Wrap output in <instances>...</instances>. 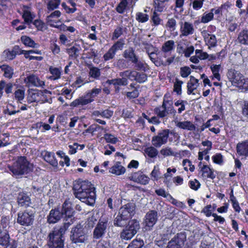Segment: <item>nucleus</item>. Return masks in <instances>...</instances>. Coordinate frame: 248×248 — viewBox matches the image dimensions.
<instances>
[{"label":"nucleus","mask_w":248,"mask_h":248,"mask_svg":"<svg viewBox=\"0 0 248 248\" xmlns=\"http://www.w3.org/2000/svg\"><path fill=\"white\" fill-rule=\"evenodd\" d=\"M71 223L65 222L59 228H55L49 233L47 245L49 248H64V234Z\"/></svg>","instance_id":"obj_1"},{"label":"nucleus","mask_w":248,"mask_h":248,"mask_svg":"<svg viewBox=\"0 0 248 248\" xmlns=\"http://www.w3.org/2000/svg\"><path fill=\"white\" fill-rule=\"evenodd\" d=\"M8 168L14 175H21L32 171L33 165L30 163L25 157L20 156Z\"/></svg>","instance_id":"obj_2"},{"label":"nucleus","mask_w":248,"mask_h":248,"mask_svg":"<svg viewBox=\"0 0 248 248\" xmlns=\"http://www.w3.org/2000/svg\"><path fill=\"white\" fill-rule=\"evenodd\" d=\"M74 210L70 202L65 201L62 205V212L58 209H52L47 217V221L49 223H55L61 218L63 215L68 218L73 217Z\"/></svg>","instance_id":"obj_3"},{"label":"nucleus","mask_w":248,"mask_h":248,"mask_svg":"<svg viewBox=\"0 0 248 248\" xmlns=\"http://www.w3.org/2000/svg\"><path fill=\"white\" fill-rule=\"evenodd\" d=\"M101 92L100 88H93L86 93V94L82 96L73 101L70 104L72 107H77L79 106L86 105L92 102L93 98L99 94Z\"/></svg>","instance_id":"obj_4"},{"label":"nucleus","mask_w":248,"mask_h":248,"mask_svg":"<svg viewBox=\"0 0 248 248\" xmlns=\"http://www.w3.org/2000/svg\"><path fill=\"white\" fill-rule=\"evenodd\" d=\"M172 134V131L168 129H163L158 132L156 136L153 137L152 144L156 148H159L162 145L167 143L169 134Z\"/></svg>","instance_id":"obj_5"},{"label":"nucleus","mask_w":248,"mask_h":248,"mask_svg":"<svg viewBox=\"0 0 248 248\" xmlns=\"http://www.w3.org/2000/svg\"><path fill=\"white\" fill-rule=\"evenodd\" d=\"M108 219L107 217L101 218L93 232V238L98 239L102 238L105 234L108 226Z\"/></svg>","instance_id":"obj_6"},{"label":"nucleus","mask_w":248,"mask_h":248,"mask_svg":"<svg viewBox=\"0 0 248 248\" xmlns=\"http://www.w3.org/2000/svg\"><path fill=\"white\" fill-rule=\"evenodd\" d=\"M71 232V240L75 243H84L87 239L84 229L80 225L73 228Z\"/></svg>","instance_id":"obj_7"},{"label":"nucleus","mask_w":248,"mask_h":248,"mask_svg":"<svg viewBox=\"0 0 248 248\" xmlns=\"http://www.w3.org/2000/svg\"><path fill=\"white\" fill-rule=\"evenodd\" d=\"M75 197L80 200L82 202L87 204L92 205L95 202V188L86 191V192L77 194Z\"/></svg>","instance_id":"obj_8"},{"label":"nucleus","mask_w":248,"mask_h":248,"mask_svg":"<svg viewBox=\"0 0 248 248\" xmlns=\"http://www.w3.org/2000/svg\"><path fill=\"white\" fill-rule=\"evenodd\" d=\"M34 214L31 212H19L17 222L21 225L29 226L32 224L34 221Z\"/></svg>","instance_id":"obj_9"},{"label":"nucleus","mask_w":248,"mask_h":248,"mask_svg":"<svg viewBox=\"0 0 248 248\" xmlns=\"http://www.w3.org/2000/svg\"><path fill=\"white\" fill-rule=\"evenodd\" d=\"M227 77L232 84L237 86L242 85L245 78L240 72L232 69L228 70Z\"/></svg>","instance_id":"obj_10"},{"label":"nucleus","mask_w":248,"mask_h":248,"mask_svg":"<svg viewBox=\"0 0 248 248\" xmlns=\"http://www.w3.org/2000/svg\"><path fill=\"white\" fill-rule=\"evenodd\" d=\"M61 13L59 10H55L46 16V22L51 27L58 28L62 24V21L59 18Z\"/></svg>","instance_id":"obj_11"},{"label":"nucleus","mask_w":248,"mask_h":248,"mask_svg":"<svg viewBox=\"0 0 248 248\" xmlns=\"http://www.w3.org/2000/svg\"><path fill=\"white\" fill-rule=\"evenodd\" d=\"M180 37H186L192 35L194 33L195 29L192 23L184 21L180 22Z\"/></svg>","instance_id":"obj_12"},{"label":"nucleus","mask_w":248,"mask_h":248,"mask_svg":"<svg viewBox=\"0 0 248 248\" xmlns=\"http://www.w3.org/2000/svg\"><path fill=\"white\" fill-rule=\"evenodd\" d=\"M94 187L93 186L92 184L88 181H82L80 183L78 182H76L74 185L73 189L74 190V195L76 196L77 194L86 192L94 189Z\"/></svg>","instance_id":"obj_13"},{"label":"nucleus","mask_w":248,"mask_h":248,"mask_svg":"<svg viewBox=\"0 0 248 248\" xmlns=\"http://www.w3.org/2000/svg\"><path fill=\"white\" fill-rule=\"evenodd\" d=\"M155 112L159 118L167 119L168 114L174 115L176 111L173 107H165L161 106L155 108Z\"/></svg>","instance_id":"obj_14"},{"label":"nucleus","mask_w":248,"mask_h":248,"mask_svg":"<svg viewBox=\"0 0 248 248\" xmlns=\"http://www.w3.org/2000/svg\"><path fill=\"white\" fill-rule=\"evenodd\" d=\"M135 209V207L134 204L129 202L122 206L120 208L118 213H119L121 216L130 220L132 216L134 214Z\"/></svg>","instance_id":"obj_15"},{"label":"nucleus","mask_w":248,"mask_h":248,"mask_svg":"<svg viewBox=\"0 0 248 248\" xmlns=\"http://www.w3.org/2000/svg\"><path fill=\"white\" fill-rule=\"evenodd\" d=\"M145 218V229L150 230L157 220V212L154 210L150 211L147 213Z\"/></svg>","instance_id":"obj_16"},{"label":"nucleus","mask_w":248,"mask_h":248,"mask_svg":"<svg viewBox=\"0 0 248 248\" xmlns=\"http://www.w3.org/2000/svg\"><path fill=\"white\" fill-rule=\"evenodd\" d=\"M128 179L131 181L142 185H146L149 181V178L140 171L131 174L128 177Z\"/></svg>","instance_id":"obj_17"},{"label":"nucleus","mask_w":248,"mask_h":248,"mask_svg":"<svg viewBox=\"0 0 248 248\" xmlns=\"http://www.w3.org/2000/svg\"><path fill=\"white\" fill-rule=\"evenodd\" d=\"M177 26L176 17H171L167 19L165 25V28L169 31L170 32L173 37H175L178 35V32L176 31Z\"/></svg>","instance_id":"obj_18"},{"label":"nucleus","mask_w":248,"mask_h":248,"mask_svg":"<svg viewBox=\"0 0 248 248\" xmlns=\"http://www.w3.org/2000/svg\"><path fill=\"white\" fill-rule=\"evenodd\" d=\"M22 18L24 22L28 25L31 24L36 17L35 14L32 11L31 8L28 6L23 7Z\"/></svg>","instance_id":"obj_19"},{"label":"nucleus","mask_w":248,"mask_h":248,"mask_svg":"<svg viewBox=\"0 0 248 248\" xmlns=\"http://www.w3.org/2000/svg\"><path fill=\"white\" fill-rule=\"evenodd\" d=\"M24 81L27 84L37 87L43 88L45 85L44 81L41 80L39 78L34 75L28 76L25 78Z\"/></svg>","instance_id":"obj_20"},{"label":"nucleus","mask_w":248,"mask_h":248,"mask_svg":"<svg viewBox=\"0 0 248 248\" xmlns=\"http://www.w3.org/2000/svg\"><path fill=\"white\" fill-rule=\"evenodd\" d=\"M199 86V80L197 78H195L193 76L190 77V79L188 81L187 83V94H196V93H198L199 95L200 94L199 92L194 93V91H196L197 88Z\"/></svg>","instance_id":"obj_21"},{"label":"nucleus","mask_w":248,"mask_h":248,"mask_svg":"<svg viewBox=\"0 0 248 248\" xmlns=\"http://www.w3.org/2000/svg\"><path fill=\"white\" fill-rule=\"evenodd\" d=\"M44 96L43 92L41 91L35 90L29 92L27 99L30 103L34 102H40L43 101L42 97Z\"/></svg>","instance_id":"obj_22"},{"label":"nucleus","mask_w":248,"mask_h":248,"mask_svg":"<svg viewBox=\"0 0 248 248\" xmlns=\"http://www.w3.org/2000/svg\"><path fill=\"white\" fill-rule=\"evenodd\" d=\"M176 126L181 129L188 131H195V125L190 121H177L175 122Z\"/></svg>","instance_id":"obj_23"},{"label":"nucleus","mask_w":248,"mask_h":248,"mask_svg":"<svg viewBox=\"0 0 248 248\" xmlns=\"http://www.w3.org/2000/svg\"><path fill=\"white\" fill-rule=\"evenodd\" d=\"M41 154L45 160L48 162L52 166L54 167L58 166V162L55 158L54 153L44 151L42 152Z\"/></svg>","instance_id":"obj_24"},{"label":"nucleus","mask_w":248,"mask_h":248,"mask_svg":"<svg viewBox=\"0 0 248 248\" xmlns=\"http://www.w3.org/2000/svg\"><path fill=\"white\" fill-rule=\"evenodd\" d=\"M13 88V84L12 83H6L4 80H1L0 81V99L3 95L4 89L7 94H9L12 93Z\"/></svg>","instance_id":"obj_25"},{"label":"nucleus","mask_w":248,"mask_h":248,"mask_svg":"<svg viewBox=\"0 0 248 248\" xmlns=\"http://www.w3.org/2000/svg\"><path fill=\"white\" fill-rule=\"evenodd\" d=\"M125 172V169L120 162H116L109 169V172L117 175L123 174Z\"/></svg>","instance_id":"obj_26"},{"label":"nucleus","mask_w":248,"mask_h":248,"mask_svg":"<svg viewBox=\"0 0 248 248\" xmlns=\"http://www.w3.org/2000/svg\"><path fill=\"white\" fill-rule=\"evenodd\" d=\"M110 84H112L115 86L116 90L119 91V86H125L128 84L127 79L124 77L119 78L113 79L108 81Z\"/></svg>","instance_id":"obj_27"},{"label":"nucleus","mask_w":248,"mask_h":248,"mask_svg":"<svg viewBox=\"0 0 248 248\" xmlns=\"http://www.w3.org/2000/svg\"><path fill=\"white\" fill-rule=\"evenodd\" d=\"M19 46H16L11 51L9 50L4 51L3 55L7 60H12L16 57V55H19Z\"/></svg>","instance_id":"obj_28"},{"label":"nucleus","mask_w":248,"mask_h":248,"mask_svg":"<svg viewBox=\"0 0 248 248\" xmlns=\"http://www.w3.org/2000/svg\"><path fill=\"white\" fill-rule=\"evenodd\" d=\"M237 153L241 155H248V141L239 143L236 147Z\"/></svg>","instance_id":"obj_29"},{"label":"nucleus","mask_w":248,"mask_h":248,"mask_svg":"<svg viewBox=\"0 0 248 248\" xmlns=\"http://www.w3.org/2000/svg\"><path fill=\"white\" fill-rule=\"evenodd\" d=\"M129 220L127 218L124 217L118 213L114 219L113 223L115 226L123 227L126 226Z\"/></svg>","instance_id":"obj_30"},{"label":"nucleus","mask_w":248,"mask_h":248,"mask_svg":"<svg viewBox=\"0 0 248 248\" xmlns=\"http://www.w3.org/2000/svg\"><path fill=\"white\" fill-rule=\"evenodd\" d=\"M30 197L24 193H20L17 197L18 204L21 206H27L30 203Z\"/></svg>","instance_id":"obj_31"},{"label":"nucleus","mask_w":248,"mask_h":248,"mask_svg":"<svg viewBox=\"0 0 248 248\" xmlns=\"http://www.w3.org/2000/svg\"><path fill=\"white\" fill-rule=\"evenodd\" d=\"M201 171L203 177L208 178L214 179L216 177V175L214 173V170L210 168L207 165H203Z\"/></svg>","instance_id":"obj_32"},{"label":"nucleus","mask_w":248,"mask_h":248,"mask_svg":"<svg viewBox=\"0 0 248 248\" xmlns=\"http://www.w3.org/2000/svg\"><path fill=\"white\" fill-rule=\"evenodd\" d=\"M134 230V229L132 230L125 228L121 233V238L126 240L131 239L137 232Z\"/></svg>","instance_id":"obj_33"},{"label":"nucleus","mask_w":248,"mask_h":248,"mask_svg":"<svg viewBox=\"0 0 248 248\" xmlns=\"http://www.w3.org/2000/svg\"><path fill=\"white\" fill-rule=\"evenodd\" d=\"M0 68L3 72V76L7 78L10 79L14 75V69L8 65H2L0 66Z\"/></svg>","instance_id":"obj_34"},{"label":"nucleus","mask_w":248,"mask_h":248,"mask_svg":"<svg viewBox=\"0 0 248 248\" xmlns=\"http://www.w3.org/2000/svg\"><path fill=\"white\" fill-rule=\"evenodd\" d=\"M9 236L6 230L0 229V245L4 246L7 245L10 242H9Z\"/></svg>","instance_id":"obj_35"},{"label":"nucleus","mask_w":248,"mask_h":248,"mask_svg":"<svg viewBox=\"0 0 248 248\" xmlns=\"http://www.w3.org/2000/svg\"><path fill=\"white\" fill-rule=\"evenodd\" d=\"M174 42L173 40H169L166 42L162 46V51L164 53L163 56L166 57V53L173 49Z\"/></svg>","instance_id":"obj_36"},{"label":"nucleus","mask_w":248,"mask_h":248,"mask_svg":"<svg viewBox=\"0 0 248 248\" xmlns=\"http://www.w3.org/2000/svg\"><path fill=\"white\" fill-rule=\"evenodd\" d=\"M221 65L220 64H213L211 66L210 68L213 73V76L211 77L212 79H217L218 81L221 79L220 75L219 73Z\"/></svg>","instance_id":"obj_37"},{"label":"nucleus","mask_w":248,"mask_h":248,"mask_svg":"<svg viewBox=\"0 0 248 248\" xmlns=\"http://www.w3.org/2000/svg\"><path fill=\"white\" fill-rule=\"evenodd\" d=\"M137 75V72L134 70H126L124 72L120 73V76L128 78L130 80H135V77Z\"/></svg>","instance_id":"obj_38"},{"label":"nucleus","mask_w":248,"mask_h":248,"mask_svg":"<svg viewBox=\"0 0 248 248\" xmlns=\"http://www.w3.org/2000/svg\"><path fill=\"white\" fill-rule=\"evenodd\" d=\"M173 239L183 248L186 241V236L185 233L181 232L178 233Z\"/></svg>","instance_id":"obj_39"},{"label":"nucleus","mask_w":248,"mask_h":248,"mask_svg":"<svg viewBox=\"0 0 248 248\" xmlns=\"http://www.w3.org/2000/svg\"><path fill=\"white\" fill-rule=\"evenodd\" d=\"M21 41L22 43L26 46L35 48L37 47L38 45L30 37L27 36H23L21 37Z\"/></svg>","instance_id":"obj_40"},{"label":"nucleus","mask_w":248,"mask_h":248,"mask_svg":"<svg viewBox=\"0 0 248 248\" xmlns=\"http://www.w3.org/2000/svg\"><path fill=\"white\" fill-rule=\"evenodd\" d=\"M123 56L125 59H129L132 62L137 58L134 53V50L132 48H129L125 50L124 52Z\"/></svg>","instance_id":"obj_41"},{"label":"nucleus","mask_w":248,"mask_h":248,"mask_svg":"<svg viewBox=\"0 0 248 248\" xmlns=\"http://www.w3.org/2000/svg\"><path fill=\"white\" fill-rule=\"evenodd\" d=\"M49 71L52 74V76L49 78V79L56 80L60 78L61 72L59 68L51 66L49 67Z\"/></svg>","instance_id":"obj_42"},{"label":"nucleus","mask_w":248,"mask_h":248,"mask_svg":"<svg viewBox=\"0 0 248 248\" xmlns=\"http://www.w3.org/2000/svg\"><path fill=\"white\" fill-rule=\"evenodd\" d=\"M238 40L239 43L244 45H248V31L243 30L238 35Z\"/></svg>","instance_id":"obj_43"},{"label":"nucleus","mask_w":248,"mask_h":248,"mask_svg":"<svg viewBox=\"0 0 248 248\" xmlns=\"http://www.w3.org/2000/svg\"><path fill=\"white\" fill-rule=\"evenodd\" d=\"M127 225L125 226L127 229L132 230L135 232H138V231L140 229V223L136 219L130 220L127 222Z\"/></svg>","instance_id":"obj_44"},{"label":"nucleus","mask_w":248,"mask_h":248,"mask_svg":"<svg viewBox=\"0 0 248 248\" xmlns=\"http://www.w3.org/2000/svg\"><path fill=\"white\" fill-rule=\"evenodd\" d=\"M61 3V0H49L46 3L47 9L49 11L57 9Z\"/></svg>","instance_id":"obj_45"},{"label":"nucleus","mask_w":248,"mask_h":248,"mask_svg":"<svg viewBox=\"0 0 248 248\" xmlns=\"http://www.w3.org/2000/svg\"><path fill=\"white\" fill-rule=\"evenodd\" d=\"M84 147V144H78V143L75 142L73 144L69 145V153L71 155L74 154L77 152V150H82Z\"/></svg>","instance_id":"obj_46"},{"label":"nucleus","mask_w":248,"mask_h":248,"mask_svg":"<svg viewBox=\"0 0 248 248\" xmlns=\"http://www.w3.org/2000/svg\"><path fill=\"white\" fill-rule=\"evenodd\" d=\"M155 147L154 146V147L150 146L145 148L144 150L145 153L151 158L155 157L158 154V151Z\"/></svg>","instance_id":"obj_47"},{"label":"nucleus","mask_w":248,"mask_h":248,"mask_svg":"<svg viewBox=\"0 0 248 248\" xmlns=\"http://www.w3.org/2000/svg\"><path fill=\"white\" fill-rule=\"evenodd\" d=\"M136 19L140 23H144L149 20V16L146 13L137 12L136 14Z\"/></svg>","instance_id":"obj_48"},{"label":"nucleus","mask_w":248,"mask_h":248,"mask_svg":"<svg viewBox=\"0 0 248 248\" xmlns=\"http://www.w3.org/2000/svg\"><path fill=\"white\" fill-rule=\"evenodd\" d=\"M155 192L157 195L166 198L170 201V200L175 201V199H174L169 193L166 192L163 188L156 189L155 190Z\"/></svg>","instance_id":"obj_49"},{"label":"nucleus","mask_w":248,"mask_h":248,"mask_svg":"<svg viewBox=\"0 0 248 248\" xmlns=\"http://www.w3.org/2000/svg\"><path fill=\"white\" fill-rule=\"evenodd\" d=\"M214 18V15L211 11L209 13L205 12L201 17V22L207 23L211 21Z\"/></svg>","instance_id":"obj_50"},{"label":"nucleus","mask_w":248,"mask_h":248,"mask_svg":"<svg viewBox=\"0 0 248 248\" xmlns=\"http://www.w3.org/2000/svg\"><path fill=\"white\" fill-rule=\"evenodd\" d=\"M100 75V70L99 68L95 67H92L90 68L89 75L91 77L95 79H98Z\"/></svg>","instance_id":"obj_51"},{"label":"nucleus","mask_w":248,"mask_h":248,"mask_svg":"<svg viewBox=\"0 0 248 248\" xmlns=\"http://www.w3.org/2000/svg\"><path fill=\"white\" fill-rule=\"evenodd\" d=\"M160 153L164 157L174 155V151L169 147H166L161 149L160 151Z\"/></svg>","instance_id":"obj_52"},{"label":"nucleus","mask_w":248,"mask_h":248,"mask_svg":"<svg viewBox=\"0 0 248 248\" xmlns=\"http://www.w3.org/2000/svg\"><path fill=\"white\" fill-rule=\"evenodd\" d=\"M173 102L169 94H166L163 97L162 106L165 107H173Z\"/></svg>","instance_id":"obj_53"},{"label":"nucleus","mask_w":248,"mask_h":248,"mask_svg":"<svg viewBox=\"0 0 248 248\" xmlns=\"http://www.w3.org/2000/svg\"><path fill=\"white\" fill-rule=\"evenodd\" d=\"M190 1L193 9L198 11L202 7L204 0H193Z\"/></svg>","instance_id":"obj_54"},{"label":"nucleus","mask_w":248,"mask_h":248,"mask_svg":"<svg viewBox=\"0 0 248 248\" xmlns=\"http://www.w3.org/2000/svg\"><path fill=\"white\" fill-rule=\"evenodd\" d=\"M186 103V101H184L182 100H178L175 102L174 105L176 107H178V113L180 114L186 109L185 104Z\"/></svg>","instance_id":"obj_55"},{"label":"nucleus","mask_w":248,"mask_h":248,"mask_svg":"<svg viewBox=\"0 0 248 248\" xmlns=\"http://www.w3.org/2000/svg\"><path fill=\"white\" fill-rule=\"evenodd\" d=\"M183 165L184 167L185 170L187 171L188 169L191 172H193L195 170V167L192 165L191 162L188 159H184L183 161Z\"/></svg>","instance_id":"obj_56"},{"label":"nucleus","mask_w":248,"mask_h":248,"mask_svg":"<svg viewBox=\"0 0 248 248\" xmlns=\"http://www.w3.org/2000/svg\"><path fill=\"white\" fill-rule=\"evenodd\" d=\"M183 84L182 81L176 79L174 84L173 91L177 93V94H181L182 93V85Z\"/></svg>","instance_id":"obj_57"},{"label":"nucleus","mask_w":248,"mask_h":248,"mask_svg":"<svg viewBox=\"0 0 248 248\" xmlns=\"http://www.w3.org/2000/svg\"><path fill=\"white\" fill-rule=\"evenodd\" d=\"M133 63L135 64V67L138 70H143L144 71H146V64L143 62L139 61L138 58H137L133 62Z\"/></svg>","instance_id":"obj_58"},{"label":"nucleus","mask_w":248,"mask_h":248,"mask_svg":"<svg viewBox=\"0 0 248 248\" xmlns=\"http://www.w3.org/2000/svg\"><path fill=\"white\" fill-rule=\"evenodd\" d=\"M79 51L80 49L78 47L73 46L69 49H68L67 52L70 56L76 58L78 56Z\"/></svg>","instance_id":"obj_59"},{"label":"nucleus","mask_w":248,"mask_h":248,"mask_svg":"<svg viewBox=\"0 0 248 248\" xmlns=\"http://www.w3.org/2000/svg\"><path fill=\"white\" fill-rule=\"evenodd\" d=\"M127 5V2L126 0H123L117 6L116 10L117 12L120 14H123Z\"/></svg>","instance_id":"obj_60"},{"label":"nucleus","mask_w":248,"mask_h":248,"mask_svg":"<svg viewBox=\"0 0 248 248\" xmlns=\"http://www.w3.org/2000/svg\"><path fill=\"white\" fill-rule=\"evenodd\" d=\"M116 54V52L111 48H110L108 52L103 56L105 61H108L113 59Z\"/></svg>","instance_id":"obj_61"},{"label":"nucleus","mask_w":248,"mask_h":248,"mask_svg":"<svg viewBox=\"0 0 248 248\" xmlns=\"http://www.w3.org/2000/svg\"><path fill=\"white\" fill-rule=\"evenodd\" d=\"M147 79L146 74L143 73L137 72V75L135 77V80L137 82L141 83L145 82Z\"/></svg>","instance_id":"obj_62"},{"label":"nucleus","mask_w":248,"mask_h":248,"mask_svg":"<svg viewBox=\"0 0 248 248\" xmlns=\"http://www.w3.org/2000/svg\"><path fill=\"white\" fill-rule=\"evenodd\" d=\"M104 139L107 142H109L112 144H115L118 141L117 138L115 137L114 135L106 133L104 135Z\"/></svg>","instance_id":"obj_63"},{"label":"nucleus","mask_w":248,"mask_h":248,"mask_svg":"<svg viewBox=\"0 0 248 248\" xmlns=\"http://www.w3.org/2000/svg\"><path fill=\"white\" fill-rule=\"evenodd\" d=\"M188 184L189 187L195 191L197 190L201 186L200 183L196 179L189 181Z\"/></svg>","instance_id":"obj_64"}]
</instances>
